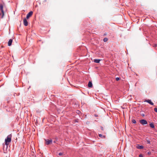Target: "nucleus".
Segmentation results:
<instances>
[{"label": "nucleus", "instance_id": "2", "mask_svg": "<svg viewBox=\"0 0 157 157\" xmlns=\"http://www.w3.org/2000/svg\"><path fill=\"white\" fill-rule=\"evenodd\" d=\"M45 144L47 145H49L51 144H52V140L45 139Z\"/></svg>", "mask_w": 157, "mask_h": 157}, {"label": "nucleus", "instance_id": "7", "mask_svg": "<svg viewBox=\"0 0 157 157\" xmlns=\"http://www.w3.org/2000/svg\"><path fill=\"white\" fill-rule=\"evenodd\" d=\"M13 41V40L12 39H10L8 42V45L9 46H10L11 45Z\"/></svg>", "mask_w": 157, "mask_h": 157}, {"label": "nucleus", "instance_id": "16", "mask_svg": "<svg viewBox=\"0 0 157 157\" xmlns=\"http://www.w3.org/2000/svg\"><path fill=\"white\" fill-rule=\"evenodd\" d=\"M47 0H45L44 1H43V4L44 5H46V2H47Z\"/></svg>", "mask_w": 157, "mask_h": 157}, {"label": "nucleus", "instance_id": "18", "mask_svg": "<svg viewBox=\"0 0 157 157\" xmlns=\"http://www.w3.org/2000/svg\"><path fill=\"white\" fill-rule=\"evenodd\" d=\"M154 111L156 113H157V108H154Z\"/></svg>", "mask_w": 157, "mask_h": 157}, {"label": "nucleus", "instance_id": "10", "mask_svg": "<svg viewBox=\"0 0 157 157\" xmlns=\"http://www.w3.org/2000/svg\"><path fill=\"white\" fill-rule=\"evenodd\" d=\"M136 147L139 149H142L143 148V147L142 146H140L139 145H138L136 146Z\"/></svg>", "mask_w": 157, "mask_h": 157}, {"label": "nucleus", "instance_id": "8", "mask_svg": "<svg viewBox=\"0 0 157 157\" xmlns=\"http://www.w3.org/2000/svg\"><path fill=\"white\" fill-rule=\"evenodd\" d=\"M88 86L89 87H91L92 86V83L90 81L89 82L88 84Z\"/></svg>", "mask_w": 157, "mask_h": 157}, {"label": "nucleus", "instance_id": "6", "mask_svg": "<svg viewBox=\"0 0 157 157\" xmlns=\"http://www.w3.org/2000/svg\"><path fill=\"white\" fill-rule=\"evenodd\" d=\"M144 101L147 102L149 103L150 104H151L152 105H153L154 104L150 100H149V99H148L147 100H146Z\"/></svg>", "mask_w": 157, "mask_h": 157}, {"label": "nucleus", "instance_id": "21", "mask_svg": "<svg viewBox=\"0 0 157 157\" xmlns=\"http://www.w3.org/2000/svg\"><path fill=\"white\" fill-rule=\"evenodd\" d=\"M1 13H0V16H1Z\"/></svg>", "mask_w": 157, "mask_h": 157}, {"label": "nucleus", "instance_id": "22", "mask_svg": "<svg viewBox=\"0 0 157 157\" xmlns=\"http://www.w3.org/2000/svg\"><path fill=\"white\" fill-rule=\"evenodd\" d=\"M54 143H56L55 141H54Z\"/></svg>", "mask_w": 157, "mask_h": 157}, {"label": "nucleus", "instance_id": "13", "mask_svg": "<svg viewBox=\"0 0 157 157\" xmlns=\"http://www.w3.org/2000/svg\"><path fill=\"white\" fill-rule=\"evenodd\" d=\"M132 123L134 124H136V121L134 119H132Z\"/></svg>", "mask_w": 157, "mask_h": 157}, {"label": "nucleus", "instance_id": "14", "mask_svg": "<svg viewBox=\"0 0 157 157\" xmlns=\"http://www.w3.org/2000/svg\"><path fill=\"white\" fill-rule=\"evenodd\" d=\"M108 40V39L107 38H105L103 39V41L105 42H107Z\"/></svg>", "mask_w": 157, "mask_h": 157}, {"label": "nucleus", "instance_id": "12", "mask_svg": "<svg viewBox=\"0 0 157 157\" xmlns=\"http://www.w3.org/2000/svg\"><path fill=\"white\" fill-rule=\"evenodd\" d=\"M99 136L100 137L102 138H105V136H103L101 134H99Z\"/></svg>", "mask_w": 157, "mask_h": 157}, {"label": "nucleus", "instance_id": "15", "mask_svg": "<svg viewBox=\"0 0 157 157\" xmlns=\"http://www.w3.org/2000/svg\"><path fill=\"white\" fill-rule=\"evenodd\" d=\"M147 138H147L146 139L147 140V143L148 144H150V141L149 140H148L147 139Z\"/></svg>", "mask_w": 157, "mask_h": 157}, {"label": "nucleus", "instance_id": "11", "mask_svg": "<svg viewBox=\"0 0 157 157\" xmlns=\"http://www.w3.org/2000/svg\"><path fill=\"white\" fill-rule=\"evenodd\" d=\"M150 127L152 128H155V126L153 123H151L149 124Z\"/></svg>", "mask_w": 157, "mask_h": 157}, {"label": "nucleus", "instance_id": "3", "mask_svg": "<svg viewBox=\"0 0 157 157\" xmlns=\"http://www.w3.org/2000/svg\"><path fill=\"white\" fill-rule=\"evenodd\" d=\"M140 123L143 125L146 124H147V121L144 119L141 120L140 121Z\"/></svg>", "mask_w": 157, "mask_h": 157}, {"label": "nucleus", "instance_id": "4", "mask_svg": "<svg viewBox=\"0 0 157 157\" xmlns=\"http://www.w3.org/2000/svg\"><path fill=\"white\" fill-rule=\"evenodd\" d=\"M33 14V12L32 11H30L27 14L26 18L28 19L30 17H31Z\"/></svg>", "mask_w": 157, "mask_h": 157}, {"label": "nucleus", "instance_id": "9", "mask_svg": "<svg viewBox=\"0 0 157 157\" xmlns=\"http://www.w3.org/2000/svg\"><path fill=\"white\" fill-rule=\"evenodd\" d=\"M101 60V59H94V62L96 63H99Z\"/></svg>", "mask_w": 157, "mask_h": 157}, {"label": "nucleus", "instance_id": "5", "mask_svg": "<svg viewBox=\"0 0 157 157\" xmlns=\"http://www.w3.org/2000/svg\"><path fill=\"white\" fill-rule=\"evenodd\" d=\"M23 24L25 26H27L28 25V22L25 18L23 20Z\"/></svg>", "mask_w": 157, "mask_h": 157}, {"label": "nucleus", "instance_id": "19", "mask_svg": "<svg viewBox=\"0 0 157 157\" xmlns=\"http://www.w3.org/2000/svg\"><path fill=\"white\" fill-rule=\"evenodd\" d=\"M139 157H143V155L142 154H140L139 155Z\"/></svg>", "mask_w": 157, "mask_h": 157}, {"label": "nucleus", "instance_id": "1", "mask_svg": "<svg viewBox=\"0 0 157 157\" xmlns=\"http://www.w3.org/2000/svg\"><path fill=\"white\" fill-rule=\"evenodd\" d=\"M11 135H8L7 138L5 140V144L7 145L9 144L10 142L11 141Z\"/></svg>", "mask_w": 157, "mask_h": 157}, {"label": "nucleus", "instance_id": "20", "mask_svg": "<svg viewBox=\"0 0 157 157\" xmlns=\"http://www.w3.org/2000/svg\"><path fill=\"white\" fill-rule=\"evenodd\" d=\"M63 154L62 153H59V155H62Z\"/></svg>", "mask_w": 157, "mask_h": 157}, {"label": "nucleus", "instance_id": "17", "mask_svg": "<svg viewBox=\"0 0 157 157\" xmlns=\"http://www.w3.org/2000/svg\"><path fill=\"white\" fill-rule=\"evenodd\" d=\"M120 79V78H119V77H117L116 78V80L117 81H119Z\"/></svg>", "mask_w": 157, "mask_h": 157}]
</instances>
